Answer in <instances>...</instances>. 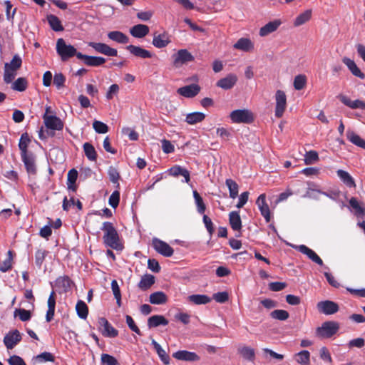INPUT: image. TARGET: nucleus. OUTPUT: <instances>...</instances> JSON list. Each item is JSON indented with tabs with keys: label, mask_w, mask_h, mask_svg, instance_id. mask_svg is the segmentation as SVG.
Listing matches in <instances>:
<instances>
[{
	"label": "nucleus",
	"mask_w": 365,
	"mask_h": 365,
	"mask_svg": "<svg viewBox=\"0 0 365 365\" xmlns=\"http://www.w3.org/2000/svg\"><path fill=\"white\" fill-rule=\"evenodd\" d=\"M192 194L195 205L197 206V212L200 214H203L206 210V206L203 202L202 197L200 195L197 190H194Z\"/></svg>",
	"instance_id": "09e8293b"
},
{
	"label": "nucleus",
	"mask_w": 365,
	"mask_h": 365,
	"mask_svg": "<svg viewBox=\"0 0 365 365\" xmlns=\"http://www.w3.org/2000/svg\"><path fill=\"white\" fill-rule=\"evenodd\" d=\"M4 4L6 6V19L9 21H12L13 19H14V15L16 12V9L14 8L13 10H12V12L11 11V9L13 7V5L11 3L10 1H4Z\"/></svg>",
	"instance_id": "bf43d9fd"
},
{
	"label": "nucleus",
	"mask_w": 365,
	"mask_h": 365,
	"mask_svg": "<svg viewBox=\"0 0 365 365\" xmlns=\"http://www.w3.org/2000/svg\"><path fill=\"white\" fill-rule=\"evenodd\" d=\"M205 118V115L201 112H193L186 115L185 122L189 125L200 123Z\"/></svg>",
	"instance_id": "2f4dec72"
},
{
	"label": "nucleus",
	"mask_w": 365,
	"mask_h": 365,
	"mask_svg": "<svg viewBox=\"0 0 365 365\" xmlns=\"http://www.w3.org/2000/svg\"><path fill=\"white\" fill-rule=\"evenodd\" d=\"M83 150L87 158L91 161H95L97 159V153L95 148L89 143H85L83 145Z\"/></svg>",
	"instance_id": "a19ab883"
},
{
	"label": "nucleus",
	"mask_w": 365,
	"mask_h": 365,
	"mask_svg": "<svg viewBox=\"0 0 365 365\" xmlns=\"http://www.w3.org/2000/svg\"><path fill=\"white\" fill-rule=\"evenodd\" d=\"M76 309L78 316L83 319H86L88 314V308L86 304L82 301L79 300L76 305Z\"/></svg>",
	"instance_id": "c03bdc74"
},
{
	"label": "nucleus",
	"mask_w": 365,
	"mask_h": 365,
	"mask_svg": "<svg viewBox=\"0 0 365 365\" xmlns=\"http://www.w3.org/2000/svg\"><path fill=\"white\" fill-rule=\"evenodd\" d=\"M108 37L119 43H127L128 42V37L123 33L118 31H110L108 34Z\"/></svg>",
	"instance_id": "72a5a7b5"
},
{
	"label": "nucleus",
	"mask_w": 365,
	"mask_h": 365,
	"mask_svg": "<svg viewBox=\"0 0 365 365\" xmlns=\"http://www.w3.org/2000/svg\"><path fill=\"white\" fill-rule=\"evenodd\" d=\"M349 205L354 210V213L357 217H364L365 215V209L361 206L356 198L351 197L349 200Z\"/></svg>",
	"instance_id": "79ce46f5"
},
{
	"label": "nucleus",
	"mask_w": 365,
	"mask_h": 365,
	"mask_svg": "<svg viewBox=\"0 0 365 365\" xmlns=\"http://www.w3.org/2000/svg\"><path fill=\"white\" fill-rule=\"evenodd\" d=\"M155 283V277L151 274H145L142 277L138 283V287L142 290L149 289Z\"/></svg>",
	"instance_id": "4c0bfd02"
},
{
	"label": "nucleus",
	"mask_w": 365,
	"mask_h": 365,
	"mask_svg": "<svg viewBox=\"0 0 365 365\" xmlns=\"http://www.w3.org/2000/svg\"><path fill=\"white\" fill-rule=\"evenodd\" d=\"M98 325L101 334L106 337L114 338L118 335V331L104 317L98 319Z\"/></svg>",
	"instance_id": "39448f33"
},
{
	"label": "nucleus",
	"mask_w": 365,
	"mask_h": 365,
	"mask_svg": "<svg viewBox=\"0 0 365 365\" xmlns=\"http://www.w3.org/2000/svg\"><path fill=\"white\" fill-rule=\"evenodd\" d=\"M16 76V71L10 70V68L4 67V81L6 83H11Z\"/></svg>",
	"instance_id": "e2e57ef3"
},
{
	"label": "nucleus",
	"mask_w": 365,
	"mask_h": 365,
	"mask_svg": "<svg viewBox=\"0 0 365 365\" xmlns=\"http://www.w3.org/2000/svg\"><path fill=\"white\" fill-rule=\"evenodd\" d=\"M339 329V324L334 321H327L322 323L316 329V336L320 339H328L334 335Z\"/></svg>",
	"instance_id": "f03ea898"
},
{
	"label": "nucleus",
	"mask_w": 365,
	"mask_h": 365,
	"mask_svg": "<svg viewBox=\"0 0 365 365\" xmlns=\"http://www.w3.org/2000/svg\"><path fill=\"white\" fill-rule=\"evenodd\" d=\"M234 48L243 51H250L254 48V44L247 38H240L235 44Z\"/></svg>",
	"instance_id": "bb28decb"
},
{
	"label": "nucleus",
	"mask_w": 365,
	"mask_h": 365,
	"mask_svg": "<svg viewBox=\"0 0 365 365\" xmlns=\"http://www.w3.org/2000/svg\"><path fill=\"white\" fill-rule=\"evenodd\" d=\"M337 176L340 178V180L343 182L349 187H355L356 183L354 182V178L351 176V175L343 170H338L336 171Z\"/></svg>",
	"instance_id": "cd10ccee"
},
{
	"label": "nucleus",
	"mask_w": 365,
	"mask_h": 365,
	"mask_svg": "<svg viewBox=\"0 0 365 365\" xmlns=\"http://www.w3.org/2000/svg\"><path fill=\"white\" fill-rule=\"evenodd\" d=\"M77 58L83 60L84 63L88 66H99L106 62V58L101 56H92L78 53Z\"/></svg>",
	"instance_id": "4468645a"
},
{
	"label": "nucleus",
	"mask_w": 365,
	"mask_h": 365,
	"mask_svg": "<svg viewBox=\"0 0 365 365\" xmlns=\"http://www.w3.org/2000/svg\"><path fill=\"white\" fill-rule=\"evenodd\" d=\"M48 252L43 249H38L35 253V263L37 267L41 268Z\"/></svg>",
	"instance_id": "6e6d98bb"
},
{
	"label": "nucleus",
	"mask_w": 365,
	"mask_h": 365,
	"mask_svg": "<svg viewBox=\"0 0 365 365\" xmlns=\"http://www.w3.org/2000/svg\"><path fill=\"white\" fill-rule=\"evenodd\" d=\"M319 355L321 359L324 361L328 364H331L332 362L331 354L327 347L324 346L320 349Z\"/></svg>",
	"instance_id": "69168bd1"
},
{
	"label": "nucleus",
	"mask_w": 365,
	"mask_h": 365,
	"mask_svg": "<svg viewBox=\"0 0 365 365\" xmlns=\"http://www.w3.org/2000/svg\"><path fill=\"white\" fill-rule=\"evenodd\" d=\"M270 316L273 319L284 321L289 318V314L286 310L275 309L270 313Z\"/></svg>",
	"instance_id": "5fc2aeb1"
},
{
	"label": "nucleus",
	"mask_w": 365,
	"mask_h": 365,
	"mask_svg": "<svg viewBox=\"0 0 365 365\" xmlns=\"http://www.w3.org/2000/svg\"><path fill=\"white\" fill-rule=\"evenodd\" d=\"M21 156L27 173L30 175H35L36 173V166L35 163V158L33 154L29 153Z\"/></svg>",
	"instance_id": "aec40b11"
},
{
	"label": "nucleus",
	"mask_w": 365,
	"mask_h": 365,
	"mask_svg": "<svg viewBox=\"0 0 365 365\" xmlns=\"http://www.w3.org/2000/svg\"><path fill=\"white\" fill-rule=\"evenodd\" d=\"M281 24L282 21L279 19L269 21L259 29V34L262 37L267 36L277 31Z\"/></svg>",
	"instance_id": "6ab92c4d"
},
{
	"label": "nucleus",
	"mask_w": 365,
	"mask_h": 365,
	"mask_svg": "<svg viewBox=\"0 0 365 365\" xmlns=\"http://www.w3.org/2000/svg\"><path fill=\"white\" fill-rule=\"evenodd\" d=\"M93 128L95 130V131L98 133H106L108 131V125L100 121L95 120L93 123Z\"/></svg>",
	"instance_id": "13d9d810"
},
{
	"label": "nucleus",
	"mask_w": 365,
	"mask_h": 365,
	"mask_svg": "<svg viewBox=\"0 0 365 365\" xmlns=\"http://www.w3.org/2000/svg\"><path fill=\"white\" fill-rule=\"evenodd\" d=\"M212 298L218 303H225L229 299V295L227 292H217L212 296Z\"/></svg>",
	"instance_id": "774afa93"
},
{
	"label": "nucleus",
	"mask_w": 365,
	"mask_h": 365,
	"mask_svg": "<svg viewBox=\"0 0 365 365\" xmlns=\"http://www.w3.org/2000/svg\"><path fill=\"white\" fill-rule=\"evenodd\" d=\"M188 299L195 304H206L211 301L210 298L205 294H192L189 296Z\"/></svg>",
	"instance_id": "37998d69"
},
{
	"label": "nucleus",
	"mask_w": 365,
	"mask_h": 365,
	"mask_svg": "<svg viewBox=\"0 0 365 365\" xmlns=\"http://www.w3.org/2000/svg\"><path fill=\"white\" fill-rule=\"evenodd\" d=\"M317 307L320 313L325 315L334 314L339 309V305L336 302L330 300H324L318 302Z\"/></svg>",
	"instance_id": "6e6552de"
},
{
	"label": "nucleus",
	"mask_w": 365,
	"mask_h": 365,
	"mask_svg": "<svg viewBox=\"0 0 365 365\" xmlns=\"http://www.w3.org/2000/svg\"><path fill=\"white\" fill-rule=\"evenodd\" d=\"M170 42V37L168 34L165 33L158 35L155 34L153 40V46L158 48L167 46Z\"/></svg>",
	"instance_id": "5701e85b"
},
{
	"label": "nucleus",
	"mask_w": 365,
	"mask_h": 365,
	"mask_svg": "<svg viewBox=\"0 0 365 365\" xmlns=\"http://www.w3.org/2000/svg\"><path fill=\"white\" fill-rule=\"evenodd\" d=\"M275 116L281 118L287 108V96L283 91L277 90L275 93Z\"/></svg>",
	"instance_id": "423d86ee"
},
{
	"label": "nucleus",
	"mask_w": 365,
	"mask_h": 365,
	"mask_svg": "<svg viewBox=\"0 0 365 365\" xmlns=\"http://www.w3.org/2000/svg\"><path fill=\"white\" fill-rule=\"evenodd\" d=\"M339 99L341 101V103H343L345 106L352 109H365L364 101L360 100L351 101L347 96L342 95L339 96Z\"/></svg>",
	"instance_id": "393cba45"
},
{
	"label": "nucleus",
	"mask_w": 365,
	"mask_h": 365,
	"mask_svg": "<svg viewBox=\"0 0 365 365\" xmlns=\"http://www.w3.org/2000/svg\"><path fill=\"white\" fill-rule=\"evenodd\" d=\"M312 16V11L306 10L303 13L300 14L294 20V26H299L306 22H307Z\"/></svg>",
	"instance_id": "de8ad7c7"
},
{
	"label": "nucleus",
	"mask_w": 365,
	"mask_h": 365,
	"mask_svg": "<svg viewBox=\"0 0 365 365\" xmlns=\"http://www.w3.org/2000/svg\"><path fill=\"white\" fill-rule=\"evenodd\" d=\"M126 49L133 56L142 58H148L152 57L151 53L140 46L129 45Z\"/></svg>",
	"instance_id": "412c9836"
},
{
	"label": "nucleus",
	"mask_w": 365,
	"mask_h": 365,
	"mask_svg": "<svg viewBox=\"0 0 365 365\" xmlns=\"http://www.w3.org/2000/svg\"><path fill=\"white\" fill-rule=\"evenodd\" d=\"M101 359L104 365H118V360L114 356L108 354H101Z\"/></svg>",
	"instance_id": "052dcab7"
},
{
	"label": "nucleus",
	"mask_w": 365,
	"mask_h": 365,
	"mask_svg": "<svg viewBox=\"0 0 365 365\" xmlns=\"http://www.w3.org/2000/svg\"><path fill=\"white\" fill-rule=\"evenodd\" d=\"M30 141V138L26 133L21 135L19 143V147L21 150V155L29 154L27 152V148Z\"/></svg>",
	"instance_id": "a18cd8bd"
},
{
	"label": "nucleus",
	"mask_w": 365,
	"mask_h": 365,
	"mask_svg": "<svg viewBox=\"0 0 365 365\" xmlns=\"http://www.w3.org/2000/svg\"><path fill=\"white\" fill-rule=\"evenodd\" d=\"M295 249L301 253L305 255L309 259L318 265L322 266L323 261L319 256L312 249L309 248L304 245H301L295 247Z\"/></svg>",
	"instance_id": "9b49d317"
},
{
	"label": "nucleus",
	"mask_w": 365,
	"mask_h": 365,
	"mask_svg": "<svg viewBox=\"0 0 365 365\" xmlns=\"http://www.w3.org/2000/svg\"><path fill=\"white\" fill-rule=\"evenodd\" d=\"M21 64H22L21 58L18 54H16L14 56L11 62L6 63L4 64V66H5V68H10V70L17 71L19 68H21Z\"/></svg>",
	"instance_id": "603ef678"
},
{
	"label": "nucleus",
	"mask_w": 365,
	"mask_h": 365,
	"mask_svg": "<svg viewBox=\"0 0 365 365\" xmlns=\"http://www.w3.org/2000/svg\"><path fill=\"white\" fill-rule=\"evenodd\" d=\"M21 336L18 330L9 332L4 338V343L8 349H13L20 341Z\"/></svg>",
	"instance_id": "dca6fc26"
},
{
	"label": "nucleus",
	"mask_w": 365,
	"mask_h": 365,
	"mask_svg": "<svg viewBox=\"0 0 365 365\" xmlns=\"http://www.w3.org/2000/svg\"><path fill=\"white\" fill-rule=\"evenodd\" d=\"M174 64L175 66L185 64L194 61V56L186 49L179 50L176 54L173 56Z\"/></svg>",
	"instance_id": "2eb2a0df"
},
{
	"label": "nucleus",
	"mask_w": 365,
	"mask_h": 365,
	"mask_svg": "<svg viewBox=\"0 0 365 365\" xmlns=\"http://www.w3.org/2000/svg\"><path fill=\"white\" fill-rule=\"evenodd\" d=\"M101 230L104 233L103 240L106 246L116 250H121L123 248L118 233L111 222H104Z\"/></svg>",
	"instance_id": "f257e3e1"
},
{
	"label": "nucleus",
	"mask_w": 365,
	"mask_h": 365,
	"mask_svg": "<svg viewBox=\"0 0 365 365\" xmlns=\"http://www.w3.org/2000/svg\"><path fill=\"white\" fill-rule=\"evenodd\" d=\"M43 119L44 125L48 129L61 130L63 128V122L56 115L44 113Z\"/></svg>",
	"instance_id": "1a4fd4ad"
},
{
	"label": "nucleus",
	"mask_w": 365,
	"mask_h": 365,
	"mask_svg": "<svg viewBox=\"0 0 365 365\" xmlns=\"http://www.w3.org/2000/svg\"><path fill=\"white\" fill-rule=\"evenodd\" d=\"M13 260V252L9 250L7 252V258L0 264V271L6 272L11 269Z\"/></svg>",
	"instance_id": "8fccbe9b"
},
{
	"label": "nucleus",
	"mask_w": 365,
	"mask_h": 365,
	"mask_svg": "<svg viewBox=\"0 0 365 365\" xmlns=\"http://www.w3.org/2000/svg\"><path fill=\"white\" fill-rule=\"evenodd\" d=\"M230 192V197L232 199L237 197L238 195V185L232 179H227L225 181Z\"/></svg>",
	"instance_id": "864d4df0"
},
{
	"label": "nucleus",
	"mask_w": 365,
	"mask_h": 365,
	"mask_svg": "<svg viewBox=\"0 0 365 365\" xmlns=\"http://www.w3.org/2000/svg\"><path fill=\"white\" fill-rule=\"evenodd\" d=\"M238 351L241 356L246 359L250 361H253L255 359V352L254 349L251 347L243 346L238 349Z\"/></svg>",
	"instance_id": "49530a36"
},
{
	"label": "nucleus",
	"mask_w": 365,
	"mask_h": 365,
	"mask_svg": "<svg viewBox=\"0 0 365 365\" xmlns=\"http://www.w3.org/2000/svg\"><path fill=\"white\" fill-rule=\"evenodd\" d=\"M47 21L51 28L55 31H62L63 27L60 19L53 14L47 15Z\"/></svg>",
	"instance_id": "c9c22d12"
},
{
	"label": "nucleus",
	"mask_w": 365,
	"mask_h": 365,
	"mask_svg": "<svg viewBox=\"0 0 365 365\" xmlns=\"http://www.w3.org/2000/svg\"><path fill=\"white\" fill-rule=\"evenodd\" d=\"M152 245L155 250L164 257H171L174 253V250L165 242L158 238H153Z\"/></svg>",
	"instance_id": "0eeeda50"
},
{
	"label": "nucleus",
	"mask_w": 365,
	"mask_h": 365,
	"mask_svg": "<svg viewBox=\"0 0 365 365\" xmlns=\"http://www.w3.org/2000/svg\"><path fill=\"white\" fill-rule=\"evenodd\" d=\"M229 222L232 229L240 231L242 228V220L239 212L232 211L229 214Z\"/></svg>",
	"instance_id": "a878e982"
},
{
	"label": "nucleus",
	"mask_w": 365,
	"mask_h": 365,
	"mask_svg": "<svg viewBox=\"0 0 365 365\" xmlns=\"http://www.w3.org/2000/svg\"><path fill=\"white\" fill-rule=\"evenodd\" d=\"M152 345L154 346L159 358L165 364H170V356L167 354L166 351L161 347V346L154 339H152Z\"/></svg>",
	"instance_id": "473e14b6"
},
{
	"label": "nucleus",
	"mask_w": 365,
	"mask_h": 365,
	"mask_svg": "<svg viewBox=\"0 0 365 365\" xmlns=\"http://www.w3.org/2000/svg\"><path fill=\"white\" fill-rule=\"evenodd\" d=\"M130 33L135 38H143L149 33V27L144 24H137L130 29Z\"/></svg>",
	"instance_id": "b1692460"
},
{
	"label": "nucleus",
	"mask_w": 365,
	"mask_h": 365,
	"mask_svg": "<svg viewBox=\"0 0 365 365\" xmlns=\"http://www.w3.org/2000/svg\"><path fill=\"white\" fill-rule=\"evenodd\" d=\"M72 282L68 276L59 277L56 280V285L63 292H67L71 287Z\"/></svg>",
	"instance_id": "e433bc0d"
},
{
	"label": "nucleus",
	"mask_w": 365,
	"mask_h": 365,
	"mask_svg": "<svg viewBox=\"0 0 365 365\" xmlns=\"http://www.w3.org/2000/svg\"><path fill=\"white\" fill-rule=\"evenodd\" d=\"M256 204L261 212V215L265 219L267 222H269L271 219L270 216V210L269 205L266 202V195L265 194H261L258 198L257 199Z\"/></svg>",
	"instance_id": "ddd939ff"
},
{
	"label": "nucleus",
	"mask_w": 365,
	"mask_h": 365,
	"mask_svg": "<svg viewBox=\"0 0 365 365\" xmlns=\"http://www.w3.org/2000/svg\"><path fill=\"white\" fill-rule=\"evenodd\" d=\"M306 85V77L304 75H298L294 78V87L296 90H302Z\"/></svg>",
	"instance_id": "680f3d73"
},
{
	"label": "nucleus",
	"mask_w": 365,
	"mask_h": 365,
	"mask_svg": "<svg viewBox=\"0 0 365 365\" xmlns=\"http://www.w3.org/2000/svg\"><path fill=\"white\" fill-rule=\"evenodd\" d=\"M173 356L178 360L188 362L197 361L200 359V357L196 353L187 350L178 351L173 354Z\"/></svg>",
	"instance_id": "f8f14e48"
},
{
	"label": "nucleus",
	"mask_w": 365,
	"mask_h": 365,
	"mask_svg": "<svg viewBox=\"0 0 365 365\" xmlns=\"http://www.w3.org/2000/svg\"><path fill=\"white\" fill-rule=\"evenodd\" d=\"M56 52L60 56L63 61H66L70 58L76 56L78 52L74 46L66 44V41L63 38H58L56 42Z\"/></svg>",
	"instance_id": "7ed1b4c3"
},
{
	"label": "nucleus",
	"mask_w": 365,
	"mask_h": 365,
	"mask_svg": "<svg viewBox=\"0 0 365 365\" xmlns=\"http://www.w3.org/2000/svg\"><path fill=\"white\" fill-rule=\"evenodd\" d=\"M149 301L153 304H163L167 302L168 297L163 292H155L150 295Z\"/></svg>",
	"instance_id": "7c9ffc66"
},
{
	"label": "nucleus",
	"mask_w": 365,
	"mask_h": 365,
	"mask_svg": "<svg viewBox=\"0 0 365 365\" xmlns=\"http://www.w3.org/2000/svg\"><path fill=\"white\" fill-rule=\"evenodd\" d=\"M342 62L348 67L349 70L354 76L361 79H364L365 78V75L361 71L353 60L347 57H344L342 58Z\"/></svg>",
	"instance_id": "4be33fe9"
},
{
	"label": "nucleus",
	"mask_w": 365,
	"mask_h": 365,
	"mask_svg": "<svg viewBox=\"0 0 365 365\" xmlns=\"http://www.w3.org/2000/svg\"><path fill=\"white\" fill-rule=\"evenodd\" d=\"M120 201V193L118 191H114L110 196L108 202L109 205L113 207L116 208L119 204Z\"/></svg>",
	"instance_id": "338daca9"
},
{
	"label": "nucleus",
	"mask_w": 365,
	"mask_h": 365,
	"mask_svg": "<svg viewBox=\"0 0 365 365\" xmlns=\"http://www.w3.org/2000/svg\"><path fill=\"white\" fill-rule=\"evenodd\" d=\"M230 117L235 123H250L254 120L252 113L246 109L235 110L231 112Z\"/></svg>",
	"instance_id": "20e7f679"
},
{
	"label": "nucleus",
	"mask_w": 365,
	"mask_h": 365,
	"mask_svg": "<svg viewBox=\"0 0 365 365\" xmlns=\"http://www.w3.org/2000/svg\"><path fill=\"white\" fill-rule=\"evenodd\" d=\"M237 76L234 73H230L225 78L220 79L216 86L224 90L231 89L237 83Z\"/></svg>",
	"instance_id": "a211bd4d"
},
{
	"label": "nucleus",
	"mask_w": 365,
	"mask_h": 365,
	"mask_svg": "<svg viewBox=\"0 0 365 365\" xmlns=\"http://www.w3.org/2000/svg\"><path fill=\"white\" fill-rule=\"evenodd\" d=\"M296 361L300 365H310V353L303 350L294 355Z\"/></svg>",
	"instance_id": "f704fd0d"
},
{
	"label": "nucleus",
	"mask_w": 365,
	"mask_h": 365,
	"mask_svg": "<svg viewBox=\"0 0 365 365\" xmlns=\"http://www.w3.org/2000/svg\"><path fill=\"white\" fill-rule=\"evenodd\" d=\"M346 138L354 145L365 150V140L353 130H348L346 131Z\"/></svg>",
	"instance_id": "c85d7f7f"
},
{
	"label": "nucleus",
	"mask_w": 365,
	"mask_h": 365,
	"mask_svg": "<svg viewBox=\"0 0 365 365\" xmlns=\"http://www.w3.org/2000/svg\"><path fill=\"white\" fill-rule=\"evenodd\" d=\"M88 46L92 47L96 52L108 56H116L118 54L116 49L103 43L89 42Z\"/></svg>",
	"instance_id": "9d476101"
},
{
	"label": "nucleus",
	"mask_w": 365,
	"mask_h": 365,
	"mask_svg": "<svg viewBox=\"0 0 365 365\" xmlns=\"http://www.w3.org/2000/svg\"><path fill=\"white\" fill-rule=\"evenodd\" d=\"M108 174L110 180L113 183H118L119 178H120V175H119L118 170L115 168H114L113 166L109 167L108 170Z\"/></svg>",
	"instance_id": "0e129e2a"
},
{
	"label": "nucleus",
	"mask_w": 365,
	"mask_h": 365,
	"mask_svg": "<svg viewBox=\"0 0 365 365\" xmlns=\"http://www.w3.org/2000/svg\"><path fill=\"white\" fill-rule=\"evenodd\" d=\"M168 321L163 315H153L148 319L149 328L157 327L160 325L166 326Z\"/></svg>",
	"instance_id": "c756f323"
},
{
	"label": "nucleus",
	"mask_w": 365,
	"mask_h": 365,
	"mask_svg": "<svg viewBox=\"0 0 365 365\" xmlns=\"http://www.w3.org/2000/svg\"><path fill=\"white\" fill-rule=\"evenodd\" d=\"M78 178V172L76 169L70 170L67 174V187L68 190H76V181Z\"/></svg>",
	"instance_id": "58836bf2"
},
{
	"label": "nucleus",
	"mask_w": 365,
	"mask_h": 365,
	"mask_svg": "<svg viewBox=\"0 0 365 365\" xmlns=\"http://www.w3.org/2000/svg\"><path fill=\"white\" fill-rule=\"evenodd\" d=\"M28 87V81L25 78H18L12 84L11 89L19 92L24 91Z\"/></svg>",
	"instance_id": "ea45409f"
},
{
	"label": "nucleus",
	"mask_w": 365,
	"mask_h": 365,
	"mask_svg": "<svg viewBox=\"0 0 365 365\" xmlns=\"http://www.w3.org/2000/svg\"><path fill=\"white\" fill-rule=\"evenodd\" d=\"M319 160V155L317 152L314 150H310L307 152L304 155V163L306 165H311L317 162Z\"/></svg>",
	"instance_id": "4d7b16f0"
},
{
	"label": "nucleus",
	"mask_w": 365,
	"mask_h": 365,
	"mask_svg": "<svg viewBox=\"0 0 365 365\" xmlns=\"http://www.w3.org/2000/svg\"><path fill=\"white\" fill-rule=\"evenodd\" d=\"M111 289L113 294L114 295L115 299H116V304L118 307H120L122 305L121 303V293L120 290V287L118 284L115 279L112 280L111 282Z\"/></svg>",
	"instance_id": "3c124183"
},
{
	"label": "nucleus",
	"mask_w": 365,
	"mask_h": 365,
	"mask_svg": "<svg viewBox=\"0 0 365 365\" xmlns=\"http://www.w3.org/2000/svg\"><path fill=\"white\" fill-rule=\"evenodd\" d=\"M200 87L195 83L181 87L178 89L177 92L180 96L185 98H193L198 94Z\"/></svg>",
	"instance_id": "f3484780"
}]
</instances>
